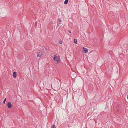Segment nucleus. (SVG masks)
<instances>
[{"label": "nucleus", "mask_w": 128, "mask_h": 128, "mask_svg": "<svg viewBox=\"0 0 128 128\" xmlns=\"http://www.w3.org/2000/svg\"><path fill=\"white\" fill-rule=\"evenodd\" d=\"M60 57L58 56H57V55H54L53 60L55 61V63L58 64L60 62Z\"/></svg>", "instance_id": "obj_1"}, {"label": "nucleus", "mask_w": 128, "mask_h": 128, "mask_svg": "<svg viewBox=\"0 0 128 128\" xmlns=\"http://www.w3.org/2000/svg\"><path fill=\"white\" fill-rule=\"evenodd\" d=\"M13 76L14 78H16V73L15 72H13Z\"/></svg>", "instance_id": "obj_6"}, {"label": "nucleus", "mask_w": 128, "mask_h": 128, "mask_svg": "<svg viewBox=\"0 0 128 128\" xmlns=\"http://www.w3.org/2000/svg\"><path fill=\"white\" fill-rule=\"evenodd\" d=\"M6 98H5L4 101H3V103L4 104L5 103V102H6Z\"/></svg>", "instance_id": "obj_11"}, {"label": "nucleus", "mask_w": 128, "mask_h": 128, "mask_svg": "<svg viewBox=\"0 0 128 128\" xmlns=\"http://www.w3.org/2000/svg\"><path fill=\"white\" fill-rule=\"evenodd\" d=\"M51 128H56L55 126L54 125H52V126Z\"/></svg>", "instance_id": "obj_9"}, {"label": "nucleus", "mask_w": 128, "mask_h": 128, "mask_svg": "<svg viewBox=\"0 0 128 128\" xmlns=\"http://www.w3.org/2000/svg\"><path fill=\"white\" fill-rule=\"evenodd\" d=\"M61 20L60 19L59 20V22H61Z\"/></svg>", "instance_id": "obj_12"}, {"label": "nucleus", "mask_w": 128, "mask_h": 128, "mask_svg": "<svg viewBox=\"0 0 128 128\" xmlns=\"http://www.w3.org/2000/svg\"><path fill=\"white\" fill-rule=\"evenodd\" d=\"M59 43L60 44H62V41L61 40H60L59 41Z\"/></svg>", "instance_id": "obj_10"}, {"label": "nucleus", "mask_w": 128, "mask_h": 128, "mask_svg": "<svg viewBox=\"0 0 128 128\" xmlns=\"http://www.w3.org/2000/svg\"><path fill=\"white\" fill-rule=\"evenodd\" d=\"M74 42L76 44L77 43V41L76 39L74 38Z\"/></svg>", "instance_id": "obj_8"}, {"label": "nucleus", "mask_w": 128, "mask_h": 128, "mask_svg": "<svg viewBox=\"0 0 128 128\" xmlns=\"http://www.w3.org/2000/svg\"><path fill=\"white\" fill-rule=\"evenodd\" d=\"M37 56L38 57H40L43 55V52L41 50L38 51L37 52Z\"/></svg>", "instance_id": "obj_2"}, {"label": "nucleus", "mask_w": 128, "mask_h": 128, "mask_svg": "<svg viewBox=\"0 0 128 128\" xmlns=\"http://www.w3.org/2000/svg\"><path fill=\"white\" fill-rule=\"evenodd\" d=\"M76 74L75 72L72 73L71 74V77L72 78L74 79L76 78Z\"/></svg>", "instance_id": "obj_3"}, {"label": "nucleus", "mask_w": 128, "mask_h": 128, "mask_svg": "<svg viewBox=\"0 0 128 128\" xmlns=\"http://www.w3.org/2000/svg\"><path fill=\"white\" fill-rule=\"evenodd\" d=\"M83 49L84 50V52L85 53H87L88 52V50L87 49L84 48V47L83 48Z\"/></svg>", "instance_id": "obj_5"}, {"label": "nucleus", "mask_w": 128, "mask_h": 128, "mask_svg": "<svg viewBox=\"0 0 128 128\" xmlns=\"http://www.w3.org/2000/svg\"><path fill=\"white\" fill-rule=\"evenodd\" d=\"M7 106L8 108H10L12 106V104L10 102H9L8 103Z\"/></svg>", "instance_id": "obj_4"}, {"label": "nucleus", "mask_w": 128, "mask_h": 128, "mask_svg": "<svg viewBox=\"0 0 128 128\" xmlns=\"http://www.w3.org/2000/svg\"><path fill=\"white\" fill-rule=\"evenodd\" d=\"M68 0H65L64 2V3L65 4H67L68 3Z\"/></svg>", "instance_id": "obj_7"}, {"label": "nucleus", "mask_w": 128, "mask_h": 128, "mask_svg": "<svg viewBox=\"0 0 128 128\" xmlns=\"http://www.w3.org/2000/svg\"><path fill=\"white\" fill-rule=\"evenodd\" d=\"M127 98L128 99V95H127Z\"/></svg>", "instance_id": "obj_14"}, {"label": "nucleus", "mask_w": 128, "mask_h": 128, "mask_svg": "<svg viewBox=\"0 0 128 128\" xmlns=\"http://www.w3.org/2000/svg\"><path fill=\"white\" fill-rule=\"evenodd\" d=\"M68 32H69L70 33H71V32H70V31H69L68 30Z\"/></svg>", "instance_id": "obj_13"}]
</instances>
